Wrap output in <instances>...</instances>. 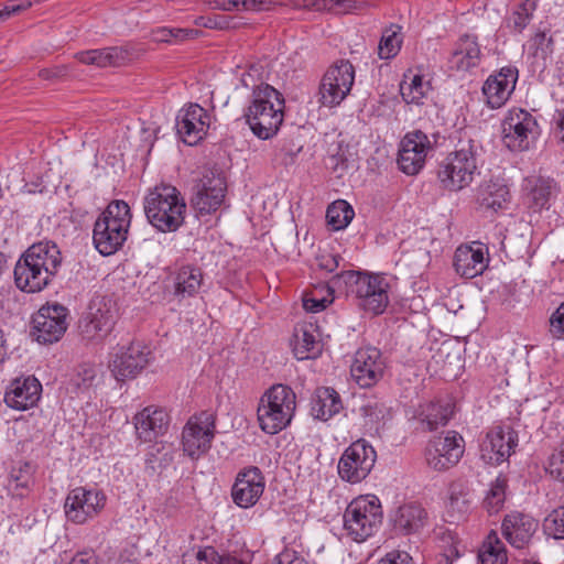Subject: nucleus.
<instances>
[{"label": "nucleus", "instance_id": "72a5a7b5", "mask_svg": "<svg viewBox=\"0 0 564 564\" xmlns=\"http://www.w3.org/2000/svg\"><path fill=\"white\" fill-rule=\"evenodd\" d=\"M129 57V51L119 46L89 50L76 54V58L80 63L95 65L97 67L120 66L124 64Z\"/></svg>", "mask_w": 564, "mask_h": 564}, {"label": "nucleus", "instance_id": "9d476101", "mask_svg": "<svg viewBox=\"0 0 564 564\" xmlns=\"http://www.w3.org/2000/svg\"><path fill=\"white\" fill-rule=\"evenodd\" d=\"M377 453L364 438L351 443L338 462L339 477L350 484L364 480L375 466Z\"/></svg>", "mask_w": 564, "mask_h": 564}, {"label": "nucleus", "instance_id": "c85d7f7f", "mask_svg": "<svg viewBox=\"0 0 564 564\" xmlns=\"http://www.w3.org/2000/svg\"><path fill=\"white\" fill-rule=\"evenodd\" d=\"M524 204L533 213L549 209L550 200L556 192V184L551 178L531 176L524 180Z\"/></svg>", "mask_w": 564, "mask_h": 564}, {"label": "nucleus", "instance_id": "13d9d810", "mask_svg": "<svg viewBox=\"0 0 564 564\" xmlns=\"http://www.w3.org/2000/svg\"><path fill=\"white\" fill-rule=\"evenodd\" d=\"M32 7L31 0H18L17 3L10 2L0 10V21L9 19L11 15L17 14L21 11L28 10Z\"/></svg>", "mask_w": 564, "mask_h": 564}, {"label": "nucleus", "instance_id": "338daca9", "mask_svg": "<svg viewBox=\"0 0 564 564\" xmlns=\"http://www.w3.org/2000/svg\"><path fill=\"white\" fill-rule=\"evenodd\" d=\"M208 6L212 9L234 11L239 7V0H209Z\"/></svg>", "mask_w": 564, "mask_h": 564}, {"label": "nucleus", "instance_id": "49530a36", "mask_svg": "<svg viewBox=\"0 0 564 564\" xmlns=\"http://www.w3.org/2000/svg\"><path fill=\"white\" fill-rule=\"evenodd\" d=\"M174 459V448L171 443H155L149 448L147 454V464H149L153 469L155 467H166Z\"/></svg>", "mask_w": 564, "mask_h": 564}, {"label": "nucleus", "instance_id": "774afa93", "mask_svg": "<svg viewBox=\"0 0 564 564\" xmlns=\"http://www.w3.org/2000/svg\"><path fill=\"white\" fill-rule=\"evenodd\" d=\"M68 564H97V558L93 552H78Z\"/></svg>", "mask_w": 564, "mask_h": 564}, {"label": "nucleus", "instance_id": "e2e57ef3", "mask_svg": "<svg viewBox=\"0 0 564 564\" xmlns=\"http://www.w3.org/2000/svg\"><path fill=\"white\" fill-rule=\"evenodd\" d=\"M330 303H332V300H328L326 297L315 299V297H310V296L305 295L303 299V307L307 312H313V313L323 311Z\"/></svg>", "mask_w": 564, "mask_h": 564}, {"label": "nucleus", "instance_id": "f3484780", "mask_svg": "<svg viewBox=\"0 0 564 564\" xmlns=\"http://www.w3.org/2000/svg\"><path fill=\"white\" fill-rule=\"evenodd\" d=\"M432 142L421 130L408 132L400 143L398 164L408 175L417 174L424 166L426 156L432 151Z\"/></svg>", "mask_w": 564, "mask_h": 564}, {"label": "nucleus", "instance_id": "0eeeda50", "mask_svg": "<svg viewBox=\"0 0 564 564\" xmlns=\"http://www.w3.org/2000/svg\"><path fill=\"white\" fill-rule=\"evenodd\" d=\"M477 172L476 148L471 140L447 154L440 163L437 178L447 191L457 192L467 187Z\"/></svg>", "mask_w": 564, "mask_h": 564}, {"label": "nucleus", "instance_id": "39448f33", "mask_svg": "<svg viewBox=\"0 0 564 564\" xmlns=\"http://www.w3.org/2000/svg\"><path fill=\"white\" fill-rule=\"evenodd\" d=\"M296 409L295 392L284 384L271 387L260 399L258 421L267 434H276L292 421Z\"/></svg>", "mask_w": 564, "mask_h": 564}, {"label": "nucleus", "instance_id": "864d4df0", "mask_svg": "<svg viewBox=\"0 0 564 564\" xmlns=\"http://www.w3.org/2000/svg\"><path fill=\"white\" fill-rule=\"evenodd\" d=\"M549 332L552 338L564 339V302L552 313Z\"/></svg>", "mask_w": 564, "mask_h": 564}, {"label": "nucleus", "instance_id": "052dcab7", "mask_svg": "<svg viewBox=\"0 0 564 564\" xmlns=\"http://www.w3.org/2000/svg\"><path fill=\"white\" fill-rule=\"evenodd\" d=\"M273 564H307V562L296 551L285 549L275 557Z\"/></svg>", "mask_w": 564, "mask_h": 564}, {"label": "nucleus", "instance_id": "1a4fd4ad", "mask_svg": "<svg viewBox=\"0 0 564 564\" xmlns=\"http://www.w3.org/2000/svg\"><path fill=\"white\" fill-rule=\"evenodd\" d=\"M115 323L113 302L107 296H95L79 321V334L86 341H101L111 333Z\"/></svg>", "mask_w": 564, "mask_h": 564}, {"label": "nucleus", "instance_id": "bf43d9fd", "mask_svg": "<svg viewBox=\"0 0 564 564\" xmlns=\"http://www.w3.org/2000/svg\"><path fill=\"white\" fill-rule=\"evenodd\" d=\"M242 6L243 10L247 11H270L276 6L271 0H239V6Z\"/></svg>", "mask_w": 564, "mask_h": 564}, {"label": "nucleus", "instance_id": "c03bdc74", "mask_svg": "<svg viewBox=\"0 0 564 564\" xmlns=\"http://www.w3.org/2000/svg\"><path fill=\"white\" fill-rule=\"evenodd\" d=\"M446 507L448 513L457 520L468 512L470 508V499L460 485H452L449 487Z\"/></svg>", "mask_w": 564, "mask_h": 564}, {"label": "nucleus", "instance_id": "f8f14e48", "mask_svg": "<svg viewBox=\"0 0 564 564\" xmlns=\"http://www.w3.org/2000/svg\"><path fill=\"white\" fill-rule=\"evenodd\" d=\"M216 416L202 411L189 417L182 432L183 451L192 458H198L210 447L215 436Z\"/></svg>", "mask_w": 564, "mask_h": 564}, {"label": "nucleus", "instance_id": "37998d69", "mask_svg": "<svg viewBox=\"0 0 564 564\" xmlns=\"http://www.w3.org/2000/svg\"><path fill=\"white\" fill-rule=\"evenodd\" d=\"M354 215L355 212L352 207L343 199H338L332 203L326 212L327 223L333 227L334 230L346 228L352 220Z\"/></svg>", "mask_w": 564, "mask_h": 564}, {"label": "nucleus", "instance_id": "ddd939ff", "mask_svg": "<svg viewBox=\"0 0 564 564\" xmlns=\"http://www.w3.org/2000/svg\"><path fill=\"white\" fill-rule=\"evenodd\" d=\"M464 451V438L455 431H449L445 436H436L427 442L424 459L430 468L444 471L460 460Z\"/></svg>", "mask_w": 564, "mask_h": 564}, {"label": "nucleus", "instance_id": "7c9ffc66", "mask_svg": "<svg viewBox=\"0 0 564 564\" xmlns=\"http://www.w3.org/2000/svg\"><path fill=\"white\" fill-rule=\"evenodd\" d=\"M481 51L477 36L463 34L456 42L448 59L449 66L458 72H467L480 64Z\"/></svg>", "mask_w": 564, "mask_h": 564}, {"label": "nucleus", "instance_id": "f704fd0d", "mask_svg": "<svg viewBox=\"0 0 564 564\" xmlns=\"http://www.w3.org/2000/svg\"><path fill=\"white\" fill-rule=\"evenodd\" d=\"M427 513L419 503H405L397 510L393 522L397 530L405 534L417 532L425 525Z\"/></svg>", "mask_w": 564, "mask_h": 564}, {"label": "nucleus", "instance_id": "f03ea898", "mask_svg": "<svg viewBox=\"0 0 564 564\" xmlns=\"http://www.w3.org/2000/svg\"><path fill=\"white\" fill-rule=\"evenodd\" d=\"M243 116L257 138L269 140L279 132L283 123L284 98L272 86L261 84L252 90L250 104Z\"/></svg>", "mask_w": 564, "mask_h": 564}, {"label": "nucleus", "instance_id": "4be33fe9", "mask_svg": "<svg viewBox=\"0 0 564 564\" xmlns=\"http://www.w3.org/2000/svg\"><path fill=\"white\" fill-rule=\"evenodd\" d=\"M171 417L165 409L158 405H148L133 416L137 438L143 443H151L167 432Z\"/></svg>", "mask_w": 564, "mask_h": 564}, {"label": "nucleus", "instance_id": "bb28decb", "mask_svg": "<svg viewBox=\"0 0 564 564\" xmlns=\"http://www.w3.org/2000/svg\"><path fill=\"white\" fill-rule=\"evenodd\" d=\"M487 248L480 242L459 246L454 254L455 271L463 278L473 279L480 275L488 265Z\"/></svg>", "mask_w": 564, "mask_h": 564}, {"label": "nucleus", "instance_id": "cd10ccee", "mask_svg": "<svg viewBox=\"0 0 564 564\" xmlns=\"http://www.w3.org/2000/svg\"><path fill=\"white\" fill-rule=\"evenodd\" d=\"M538 529V521L522 512H511L502 521V534L514 547L522 549Z\"/></svg>", "mask_w": 564, "mask_h": 564}, {"label": "nucleus", "instance_id": "a878e982", "mask_svg": "<svg viewBox=\"0 0 564 564\" xmlns=\"http://www.w3.org/2000/svg\"><path fill=\"white\" fill-rule=\"evenodd\" d=\"M53 276L32 261L24 252L14 268L15 285L23 292L35 293L45 289Z\"/></svg>", "mask_w": 564, "mask_h": 564}, {"label": "nucleus", "instance_id": "680f3d73", "mask_svg": "<svg viewBox=\"0 0 564 564\" xmlns=\"http://www.w3.org/2000/svg\"><path fill=\"white\" fill-rule=\"evenodd\" d=\"M343 258L339 254L323 253L317 258L318 267L327 272H334L339 268Z\"/></svg>", "mask_w": 564, "mask_h": 564}, {"label": "nucleus", "instance_id": "a211bd4d", "mask_svg": "<svg viewBox=\"0 0 564 564\" xmlns=\"http://www.w3.org/2000/svg\"><path fill=\"white\" fill-rule=\"evenodd\" d=\"M518 446V434L510 426L491 429L480 444V457L490 465L506 462Z\"/></svg>", "mask_w": 564, "mask_h": 564}, {"label": "nucleus", "instance_id": "79ce46f5", "mask_svg": "<svg viewBox=\"0 0 564 564\" xmlns=\"http://www.w3.org/2000/svg\"><path fill=\"white\" fill-rule=\"evenodd\" d=\"M401 28L399 25H390L384 29L378 45V56L381 59H390L397 56L402 45Z\"/></svg>", "mask_w": 564, "mask_h": 564}, {"label": "nucleus", "instance_id": "6ab92c4d", "mask_svg": "<svg viewBox=\"0 0 564 564\" xmlns=\"http://www.w3.org/2000/svg\"><path fill=\"white\" fill-rule=\"evenodd\" d=\"M384 361L376 347H362L356 351L350 372L361 388L375 386L383 376Z\"/></svg>", "mask_w": 564, "mask_h": 564}, {"label": "nucleus", "instance_id": "5fc2aeb1", "mask_svg": "<svg viewBox=\"0 0 564 564\" xmlns=\"http://www.w3.org/2000/svg\"><path fill=\"white\" fill-rule=\"evenodd\" d=\"M97 371L91 365H82L77 371L76 384L78 388L86 389L90 387L96 379Z\"/></svg>", "mask_w": 564, "mask_h": 564}, {"label": "nucleus", "instance_id": "4d7b16f0", "mask_svg": "<svg viewBox=\"0 0 564 564\" xmlns=\"http://www.w3.org/2000/svg\"><path fill=\"white\" fill-rule=\"evenodd\" d=\"M378 564H413V558L405 551L393 550L388 552Z\"/></svg>", "mask_w": 564, "mask_h": 564}, {"label": "nucleus", "instance_id": "7ed1b4c3", "mask_svg": "<svg viewBox=\"0 0 564 564\" xmlns=\"http://www.w3.org/2000/svg\"><path fill=\"white\" fill-rule=\"evenodd\" d=\"M143 207L149 223L161 232L176 231L184 224L186 203L175 186L161 184L151 188Z\"/></svg>", "mask_w": 564, "mask_h": 564}, {"label": "nucleus", "instance_id": "0e129e2a", "mask_svg": "<svg viewBox=\"0 0 564 564\" xmlns=\"http://www.w3.org/2000/svg\"><path fill=\"white\" fill-rule=\"evenodd\" d=\"M533 44L544 54L553 52V39L546 36L545 32H538L533 37Z\"/></svg>", "mask_w": 564, "mask_h": 564}, {"label": "nucleus", "instance_id": "09e8293b", "mask_svg": "<svg viewBox=\"0 0 564 564\" xmlns=\"http://www.w3.org/2000/svg\"><path fill=\"white\" fill-rule=\"evenodd\" d=\"M192 29H170L166 26L158 28L152 31V40L156 43H176L196 34Z\"/></svg>", "mask_w": 564, "mask_h": 564}, {"label": "nucleus", "instance_id": "3c124183", "mask_svg": "<svg viewBox=\"0 0 564 564\" xmlns=\"http://www.w3.org/2000/svg\"><path fill=\"white\" fill-rule=\"evenodd\" d=\"M544 528L555 539H564V507L553 510L545 518Z\"/></svg>", "mask_w": 564, "mask_h": 564}, {"label": "nucleus", "instance_id": "b1692460", "mask_svg": "<svg viewBox=\"0 0 564 564\" xmlns=\"http://www.w3.org/2000/svg\"><path fill=\"white\" fill-rule=\"evenodd\" d=\"M518 80V69L512 66L502 67L497 74L490 75L482 86V94L488 106L500 108L509 99Z\"/></svg>", "mask_w": 564, "mask_h": 564}, {"label": "nucleus", "instance_id": "a19ab883", "mask_svg": "<svg viewBox=\"0 0 564 564\" xmlns=\"http://www.w3.org/2000/svg\"><path fill=\"white\" fill-rule=\"evenodd\" d=\"M427 85L423 83L420 74H404L400 83V94L406 104L420 105L427 93Z\"/></svg>", "mask_w": 564, "mask_h": 564}, {"label": "nucleus", "instance_id": "a18cd8bd", "mask_svg": "<svg viewBox=\"0 0 564 564\" xmlns=\"http://www.w3.org/2000/svg\"><path fill=\"white\" fill-rule=\"evenodd\" d=\"M507 478L498 476L490 485V488L484 499V507L489 513H497L503 506L506 499Z\"/></svg>", "mask_w": 564, "mask_h": 564}, {"label": "nucleus", "instance_id": "5701e85b", "mask_svg": "<svg viewBox=\"0 0 564 564\" xmlns=\"http://www.w3.org/2000/svg\"><path fill=\"white\" fill-rule=\"evenodd\" d=\"M42 384L34 376L19 377L10 382L4 392L6 404L18 411H25L39 402Z\"/></svg>", "mask_w": 564, "mask_h": 564}, {"label": "nucleus", "instance_id": "f257e3e1", "mask_svg": "<svg viewBox=\"0 0 564 564\" xmlns=\"http://www.w3.org/2000/svg\"><path fill=\"white\" fill-rule=\"evenodd\" d=\"M335 286L344 288L356 306L371 315H381L390 303V284L382 274L347 270L332 278Z\"/></svg>", "mask_w": 564, "mask_h": 564}, {"label": "nucleus", "instance_id": "2eb2a0df", "mask_svg": "<svg viewBox=\"0 0 564 564\" xmlns=\"http://www.w3.org/2000/svg\"><path fill=\"white\" fill-rule=\"evenodd\" d=\"M106 502L107 497L102 491L76 487L66 496L65 516L75 524H84L96 518L104 510Z\"/></svg>", "mask_w": 564, "mask_h": 564}, {"label": "nucleus", "instance_id": "58836bf2", "mask_svg": "<svg viewBox=\"0 0 564 564\" xmlns=\"http://www.w3.org/2000/svg\"><path fill=\"white\" fill-rule=\"evenodd\" d=\"M203 283L202 270L194 265L181 267L174 276V294L176 296H193Z\"/></svg>", "mask_w": 564, "mask_h": 564}, {"label": "nucleus", "instance_id": "c9c22d12", "mask_svg": "<svg viewBox=\"0 0 564 564\" xmlns=\"http://www.w3.org/2000/svg\"><path fill=\"white\" fill-rule=\"evenodd\" d=\"M454 405L449 401L429 402L421 405L419 420L426 431H435L445 426L451 420Z\"/></svg>", "mask_w": 564, "mask_h": 564}, {"label": "nucleus", "instance_id": "2f4dec72", "mask_svg": "<svg viewBox=\"0 0 564 564\" xmlns=\"http://www.w3.org/2000/svg\"><path fill=\"white\" fill-rule=\"evenodd\" d=\"M477 203L486 212L498 213L510 203L509 187L500 181H489L479 185Z\"/></svg>", "mask_w": 564, "mask_h": 564}, {"label": "nucleus", "instance_id": "4c0bfd02", "mask_svg": "<svg viewBox=\"0 0 564 564\" xmlns=\"http://www.w3.org/2000/svg\"><path fill=\"white\" fill-rule=\"evenodd\" d=\"M34 485V467L26 462L14 465L8 477V490L14 498H25Z\"/></svg>", "mask_w": 564, "mask_h": 564}, {"label": "nucleus", "instance_id": "de8ad7c7", "mask_svg": "<svg viewBox=\"0 0 564 564\" xmlns=\"http://www.w3.org/2000/svg\"><path fill=\"white\" fill-rule=\"evenodd\" d=\"M183 564H242L235 557L223 558L213 547L185 555Z\"/></svg>", "mask_w": 564, "mask_h": 564}, {"label": "nucleus", "instance_id": "dca6fc26", "mask_svg": "<svg viewBox=\"0 0 564 564\" xmlns=\"http://www.w3.org/2000/svg\"><path fill=\"white\" fill-rule=\"evenodd\" d=\"M536 127V120L530 112L513 108L502 121V141L511 151L528 150Z\"/></svg>", "mask_w": 564, "mask_h": 564}, {"label": "nucleus", "instance_id": "20e7f679", "mask_svg": "<svg viewBox=\"0 0 564 564\" xmlns=\"http://www.w3.org/2000/svg\"><path fill=\"white\" fill-rule=\"evenodd\" d=\"M131 224L130 207L124 200H113L94 225L93 241L102 256L116 253L124 243Z\"/></svg>", "mask_w": 564, "mask_h": 564}, {"label": "nucleus", "instance_id": "8fccbe9b", "mask_svg": "<svg viewBox=\"0 0 564 564\" xmlns=\"http://www.w3.org/2000/svg\"><path fill=\"white\" fill-rule=\"evenodd\" d=\"M535 9L536 0H525L521 3L510 19L513 29L518 32H522L530 23Z\"/></svg>", "mask_w": 564, "mask_h": 564}, {"label": "nucleus", "instance_id": "c756f323", "mask_svg": "<svg viewBox=\"0 0 564 564\" xmlns=\"http://www.w3.org/2000/svg\"><path fill=\"white\" fill-rule=\"evenodd\" d=\"M292 347L297 360L313 359L321 355L323 345L318 339L317 326L312 323H301L294 328Z\"/></svg>", "mask_w": 564, "mask_h": 564}, {"label": "nucleus", "instance_id": "69168bd1", "mask_svg": "<svg viewBox=\"0 0 564 564\" xmlns=\"http://www.w3.org/2000/svg\"><path fill=\"white\" fill-rule=\"evenodd\" d=\"M449 540V547L444 549V552L442 554V560L438 564H454V562L459 557L458 549L454 542V539L452 536H448Z\"/></svg>", "mask_w": 564, "mask_h": 564}, {"label": "nucleus", "instance_id": "6e6d98bb", "mask_svg": "<svg viewBox=\"0 0 564 564\" xmlns=\"http://www.w3.org/2000/svg\"><path fill=\"white\" fill-rule=\"evenodd\" d=\"M329 1L326 0H290L288 6L294 10H306V11H324L326 4Z\"/></svg>", "mask_w": 564, "mask_h": 564}, {"label": "nucleus", "instance_id": "e433bc0d", "mask_svg": "<svg viewBox=\"0 0 564 564\" xmlns=\"http://www.w3.org/2000/svg\"><path fill=\"white\" fill-rule=\"evenodd\" d=\"M343 409L338 392L329 387L318 388L312 400V414L322 421H327Z\"/></svg>", "mask_w": 564, "mask_h": 564}, {"label": "nucleus", "instance_id": "ea45409f", "mask_svg": "<svg viewBox=\"0 0 564 564\" xmlns=\"http://www.w3.org/2000/svg\"><path fill=\"white\" fill-rule=\"evenodd\" d=\"M478 558L481 564H506L507 550L497 532L490 531L479 551Z\"/></svg>", "mask_w": 564, "mask_h": 564}, {"label": "nucleus", "instance_id": "473e14b6", "mask_svg": "<svg viewBox=\"0 0 564 564\" xmlns=\"http://www.w3.org/2000/svg\"><path fill=\"white\" fill-rule=\"evenodd\" d=\"M24 253L53 278L56 275L62 264L61 251L57 245L50 240L31 245Z\"/></svg>", "mask_w": 564, "mask_h": 564}, {"label": "nucleus", "instance_id": "4468645a", "mask_svg": "<svg viewBox=\"0 0 564 564\" xmlns=\"http://www.w3.org/2000/svg\"><path fill=\"white\" fill-rule=\"evenodd\" d=\"M68 310L62 304L42 306L32 317V335L40 344L58 341L68 327Z\"/></svg>", "mask_w": 564, "mask_h": 564}, {"label": "nucleus", "instance_id": "412c9836", "mask_svg": "<svg viewBox=\"0 0 564 564\" xmlns=\"http://www.w3.org/2000/svg\"><path fill=\"white\" fill-rule=\"evenodd\" d=\"M264 487V477L258 467L245 468L236 477L231 490L232 500L240 508H250L258 502Z\"/></svg>", "mask_w": 564, "mask_h": 564}, {"label": "nucleus", "instance_id": "6e6552de", "mask_svg": "<svg viewBox=\"0 0 564 564\" xmlns=\"http://www.w3.org/2000/svg\"><path fill=\"white\" fill-rule=\"evenodd\" d=\"M151 361V350L141 340L118 345L110 354L108 369L119 382L135 379Z\"/></svg>", "mask_w": 564, "mask_h": 564}, {"label": "nucleus", "instance_id": "603ef678", "mask_svg": "<svg viewBox=\"0 0 564 564\" xmlns=\"http://www.w3.org/2000/svg\"><path fill=\"white\" fill-rule=\"evenodd\" d=\"M546 471L552 478L564 482V442L549 457Z\"/></svg>", "mask_w": 564, "mask_h": 564}, {"label": "nucleus", "instance_id": "aec40b11", "mask_svg": "<svg viewBox=\"0 0 564 564\" xmlns=\"http://www.w3.org/2000/svg\"><path fill=\"white\" fill-rule=\"evenodd\" d=\"M209 115L197 104L180 110L176 117V132L185 144L195 145L206 134Z\"/></svg>", "mask_w": 564, "mask_h": 564}, {"label": "nucleus", "instance_id": "9b49d317", "mask_svg": "<svg viewBox=\"0 0 564 564\" xmlns=\"http://www.w3.org/2000/svg\"><path fill=\"white\" fill-rule=\"evenodd\" d=\"M355 82V68L349 61H339L324 74L319 85V102L336 107L349 95Z\"/></svg>", "mask_w": 564, "mask_h": 564}, {"label": "nucleus", "instance_id": "393cba45", "mask_svg": "<svg viewBox=\"0 0 564 564\" xmlns=\"http://www.w3.org/2000/svg\"><path fill=\"white\" fill-rule=\"evenodd\" d=\"M226 184L220 176H204L195 187L193 207L200 214L216 212L224 202Z\"/></svg>", "mask_w": 564, "mask_h": 564}, {"label": "nucleus", "instance_id": "423d86ee", "mask_svg": "<svg viewBox=\"0 0 564 564\" xmlns=\"http://www.w3.org/2000/svg\"><path fill=\"white\" fill-rule=\"evenodd\" d=\"M344 530L355 542H364L380 528L383 511L376 496H359L351 500L344 512Z\"/></svg>", "mask_w": 564, "mask_h": 564}]
</instances>
